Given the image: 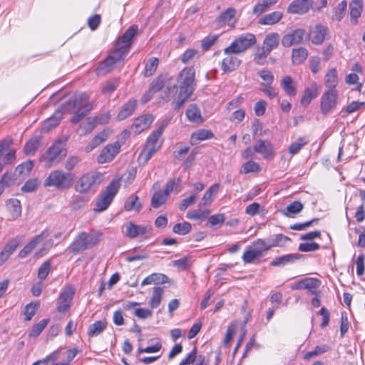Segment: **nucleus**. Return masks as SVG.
Segmentation results:
<instances>
[{
  "instance_id": "nucleus-1",
  "label": "nucleus",
  "mask_w": 365,
  "mask_h": 365,
  "mask_svg": "<svg viewBox=\"0 0 365 365\" xmlns=\"http://www.w3.org/2000/svg\"><path fill=\"white\" fill-rule=\"evenodd\" d=\"M178 86L175 85V91L173 96V107L179 110L193 94L195 87V70L193 66H187L182 69L177 76Z\"/></svg>"
},
{
  "instance_id": "nucleus-2",
  "label": "nucleus",
  "mask_w": 365,
  "mask_h": 365,
  "mask_svg": "<svg viewBox=\"0 0 365 365\" xmlns=\"http://www.w3.org/2000/svg\"><path fill=\"white\" fill-rule=\"evenodd\" d=\"M68 105L73 110V115L71 119L73 123L80 122L95 107L94 102L91 101L90 95L86 92L75 93L68 101Z\"/></svg>"
},
{
  "instance_id": "nucleus-3",
  "label": "nucleus",
  "mask_w": 365,
  "mask_h": 365,
  "mask_svg": "<svg viewBox=\"0 0 365 365\" xmlns=\"http://www.w3.org/2000/svg\"><path fill=\"white\" fill-rule=\"evenodd\" d=\"M165 127L166 124L160 125L148 136L145 145L138 158L139 163L146 164L152 156L161 148L164 142L163 134Z\"/></svg>"
},
{
  "instance_id": "nucleus-4",
  "label": "nucleus",
  "mask_w": 365,
  "mask_h": 365,
  "mask_svg": "<svg viewBox=\"0 0 365 365\" xmlns=\"http://www.w3.org/2000/svg\"><path fill=\"white\" fill-rule=\"evenodd\" d=\"M121 179V177H116L108 183L96 200L93 208L95 212H101L110 206L120 187Z\"/></svg>"
},
{
  "instance_id": "nucleus-5",
  "label": "nucleus",
  "mask_w": 365,
  "mask_h": 365,
  "mask_svg": "<svg viewBox=\"0 0 365 365\" xmlns=\"http://www.w3.org/2000/svg\"><path fill=\"white\" fill-rule=\"evenodd\" d=\"M74 180V175L56 169L51 171L43 181L46 187H54L58 190L68 189Z\"/></svg>"
},
{
  "instance_id": "nucleus-6",
  "label": "nucleus",
  "mask_w": 365,
  "mask_h": 365,
  "mask_svg": "<svg viewBox=\"0 0 365 365\" xmlns=\"http://www.w3.org/2000/svg\"><path fill=\"white\" fill-rule=\"evenodd\" d=\"M65 143L58 139L41 156L40 160L44 162L47 167L57 164L66 155Z\"/></svg>"
},
{
  "instance_id": "nucleus-7",
  "label": "nucleus",
  "mask_w": 365,
  "mask_h": 365,
  "mask_svg": "<svg viewBox=\"0 0 365 365\" xmlns=\"http://www.w3.org/2000/svg\"><path fill=\"white\" fill-rule=\"evenodd\" d=\"M257 43V38L252 33H246L235 38L230 45L224 48V53L240 54L252 47Z\"/></svg>"
},
{
  "instance_id": "nucleus-8",
  "label": "nucleus",
  "mask_w": 365,
  "mask_h": 365,
  "mask_svg": "<svg viewBox=\"0 0 365 365\" xmlns=\"http://www.w3.org/2000/svg\"><path fill=\"white\" fill-rule=\"evenodd\" d=\"M126 56L113 48L111 54L108 55L104 60L99 62L95 68L97 76H103L109 73L116 68V64L123 62Z\"/></svg>"
},
{
  "instance_id": "nucleus-9",
  "label": "nucleus",
  "mask_w": 365,
  "mask_h": 365,
  "mask_svg": "<svg viewBox=\"0 0 365 365\" xmlns=\"http://www.w3.org/2000/svg\"><path fill=\"white\" fill-rule=\"evenodd\" d=\"M269 250L267 242L263 239H257L249 245L242 256L245 264L255 262L263 255V252Z\"/></svg>"
},
{
  "instance_id": "nucleus-10",
  "label": "nucleus",
  "mask_w": 365,
  "mask_h": 365,
  "mask_svg": "<svg viewBox=\"0 0 365 365\" xmlns=\"http://www.w3.org/2000/svg\"><path fill=\"white\" fill-rule=\"evenodd\" d=\"M103 174L101 173H87L83 174L76 181L75 190L81 193H86L93 187H97L103 181Z\"/></svg>"
},
{
  "instance_id": "nucleus-11",
  "label": "nucleus",
  "mask_w": 365,
  "mask_h": 365,
  "mask_svg": "<svg viewBox=\"0 0 365 365\" xmlns=\"http://www.w3.org/2000/svg\"><path fill=\"white\" fill-rule=\"evenodd\" d=\"M137 32L138 26L136 25L129 27L115 42L113 48L126 56L129 53L132 40L137 34Z\"/></svg>"
},
{
  "instance_id": "nucleus-12",
  "label": "nucleus",
  "mask_w": 365,
  "mask_h": 365,
  "mask_svg": "<svg viewBox=\"0 0 365 365\" xmlns=\"http://www.w3.org/2000/svg\"><path fill=\"white\" fill-rule=\"evenodd\" d=\"M121 147L122 143L119 141L107 144L97 156V162L99 164H104L113 161L120 152Z\"/></svg>"
},
{
  "instance_id": "nucleus-13",
  "label": "nucleus",
  "mask_w": 365,
  "mask_h": 365,
  "mask_svg": "<svg viewBox=\"0 0 365 365\" xmlns=\"http://www.w3.org/2000/svg\"><path fill=\"white\" fill-rule=\"evenodd\" d=\"M125 235L130 239L143 237L150 233L152 228L149 225H136L133 222H128L124 225Z\"/></svg>"
},
{
  "instance_id": "nucleus-14",
  "label": "nucleus",
  "mask_w": 365,
  "mask_h": 365,
  "mask_svg": "<svg viewBox=\"0 0 365 365\" xmlns=\"http://www.w3.org/2000/svg\"><path fill=\"white\" fill-rule=\"evenodd\" d=\"M49 235L50 232L48 230H43L41 233L30 240L24 248L19 251L18 256L21 259L26 257L33 252L36 247L43 240L46 239Z\"/></svg>"
},
{
  "instance_id": "nucleus-15",
  "label": "nucleus",
  "mask_w": 365,
  "mask_h": 365,
  "mask_svg": "<svg viewBox=\"0 0 365 365\" xmlns=\"http://www.w3.org/2000/svg\"><path fill=\"white\" fill-rule=\"evenodd\" d=\"M337 98L336 90H327L323 93L321 98V110L323 114H327L335 108Z\"/></svg>"
},
{
  "instance_id": "nucleus-16",
  "label": "nucleus",
  "mask_w": 365,
  "mask_h": 365,
  "mask_svg": "<svg viewBox=\"0 0 365 365\" xmlns=\"http://www.w3.org/2000/svg\"><path fill=\"white\" fill-rule=\"evenodd\" d=\"M153 193L150 199V205L153 208L158 209L165 205L169 195L164 191L160 190V185L158 182H155L152 186Z\"/></svg>"
},
{
  "instance_id": "nucleus-17",
  "label": "nucleus",
  "mask_w": 365,
  "mask_h": 365,
  "mask_svg": "<svg viewBox=\"0 0 365 365\" xmlns=\"http://www.w3.org/2000/svg\"><path fill=\"white\" fill-rule=\"evenodd\" d=\"M74 294V289L71 286L64 288L58 299L57 311L58 312H66L69 310Z\"/></svg>"
},
{
  "instance_id": "nucleus-18",
  "label": "nucleus",
  "mask_w": 365,
  "mask_h": 365,
  "mask_svg": "<svg viewBox=\"0 0 365 365\" xmlns=\"http://www.w3.org/2000/svg\"><path fill=\"white\" fill-rule=\"evenodd\" d=\"M306 31L303 29H297L285 34L282 39V43L284 47H290L293 45L300 44L304 41Z\"/></svg>"
},
{
  "instance_id": "nucleus-19",
  "label": "nucleus",
  "mask_w": 365,
  "mask_h": 365,
  "mask_svg": "<svg viewBox=\"0 0 365 365\" xmlns=\"http://www.w3.org/2000/svg\"><path fill=\"white\" fill-rule=\"evenodd\" d=\"M329 32V29L327 26L318 24L309 31L308 36L313 44L321 45L325 41Z\"/></svg>"
},
{
  "instance_id": "nucleus-20",
  "label": "nucleus",
  "mask_w": 365,
  "mask_h": 365,
  "mask_svg": "<svg viewBox=\"0 0 365 365\" xmlns=\"http://www.w3.org/2000/svg\"><path fill=\"white\" fill-rule=\"evenodd\" d=\"M225 56L222 59L220 66L223 73H231L237 69L241 64V60L239 59L235 53H224Z\"/></svg>"
},
{
  "instance_id": "nucleus-21",
  "label": "nucleus",
  "mask_w": 365,
  "mask_h": 365,
  "mask_svg": "<svg viewBox=\"0 0 365 365\" xmlns=\"http://www.w3.org/2000/svg\"><path fill=\"white\" fill-rule=\"evenodd\" d=\"M153 121V116L150 114H144L135 118L131 125V130L135 135H138L148 129Z\"/></svg>"
},
{
  "instance_id": "nucleus-22",
  "label": "nucleus",
  "mask_w": 365,
  "mask_h": 365,
  "mask_svg": "<svg viewBox=\"0 0 365 365\" xmlns=\"http://www.w3.org/2000/svg\"><path fill=\"white\" fill-rule=\"evenodd\" d=\"M235 15L236 9L229 7L216 19V24L220 28L226 26L234 28L236 24Z\"/></svg>"
},
{
  "instance_id": "nucleus-23",
  "label": "nucleus",
  "mask_w": 365,
  "mask_h": 365,
  "mask_svg": "<svg viewBox=\"0 0 365 365\" xmlns=\"http://www.w3.org/2000/svg\"><path fill=\"white\" fill-rule=\"evenodd\" d=\"M313 0H294L287 9L289 14H304L312 7Z\"/></svg>"
},
{
  "instance_id": "nucleus-24",
  "label": "nucleus",
  "mask_w": 365,
  "mask_h": 365,
  "mask_svg": "<svg viewBox=\"0 0 365 365\" xmlns=\"http://www.w3.org/2000/svg\"><path fill=\"white\" fill-rule=\"evenodd\" d=\"M21 244L20 239L16 237L10 240L0 252V267L3 265L16 251Z\"/></svg>"
},
{
  "instance_id": "nucleus-25",
  "label": "nucleus",
  "mask_w": 365,
  "mask_h": 365,
  "mask_svg": "<svg viewBox=\"0 0 365 365\" xmlns=\"http://www.w3.org/2000/svg\"><path fill=\"white\" fill-rule=\"evenodd\" d=\"M320 93V88L315 81L312 82L309 86L304 88L300 103L302 106H308L314 99H315Z\"/></svg>"
},
{
  "instance_id": "nucleus-26",
  "label": "nucleus",
  "mask_w": 365,
  "mask_h": 365,
  "mask_svg": "<svg viewBox=\"0 0 365 365\" xmlns=\"http://www.w3.org/2000/svg\"><path fill=\"white\" fill-rule=\"evenodd\" d=\"M255 150L264 159H270L274 156V149L272 144L265 140H258L255 144Z\"/></svg>"
},
{
  "instance_id": "nucleus-27",
  "label": "nucleus",
  "mask_w": 365,
  "mask_h": 365,
  "mask_svg": "<svg viewBox=\"0 0 365 365\" xmlns=\"http://www.w3.org/2000/svg\"><path fill=\"white\" fill-rule=\"evenodd\" d=\"M349 9L350 21L352 24L356 25L364 9L363 0H351L349 3Z\"/></svg>"
},
{
  "instance_id": "nucleus-28",
  "label": "nucleus",
  "mask_w": 365,
  "mask_h": 365,
  "mask_svg": "<svg viewBox=\"0 0 365 365\" xmlns=\"http://www.w3.org/2000/svg\"><path fill=\"white\" fill-rule=\"evenodd\" d=\"M108 131L107 130H103L101 132L96 133L88 143L85 148L86 153H90L96 148L106 142L108 138Z\"/></svg>"
},
{
  "instance_id": "nucleus-29",
  "label": "nucleus",
  "mask_w": 365,
  "mask_h": 365,
  "mask_svg": "<svg viewBox=\"0 0 365 365\" xmlns=\"http://www.w3.org/2000/svg\"><path fill=\"white\" fill-rule=\"evenodd\" d=\"M303 257L302 255L299 253L287 254L283 256L275 257L271 262L272 267H282L288 264L294 263Z\"/></svg>"
},
{
  "instance_id": "nucleus-30",
  "label": "nucleus",
  "mask_w": 365,
  "mask_h": 365,
  "mask_svg": "<svg viewBox=\"0 0 365 365\" xmlns=\"http://www.w3.org/2000/svg\"><path fill=\"white\" fill-rule=\"evenodd\" d=\"M80 237L83 239L87 247H93L98 245L103 237L102 232L100 231H92L90 233H87L86 232H82L80 233Z\"/></svg>"
},
{
  "instance_id": "nucleus-31",
  "label": "nucleus",
  "mask_w": 365,
  "mask_h": 365,
  "mask_svg": "<svg viewBox=\"0 0 365 365\" xmlns=\"http://www.w3.org/2000/svg\"><path fill=\"white\" fill-rule=\"evenodd\" d=\"M197 349L196 346H194L192 349L186 354L185 357L183 358L179 363V365H204L205 356L200 355L196 364H194L195 361L197 359Z\"/></svg>"
},
{
  "instance_id": "nucleus-32",
  "label": "nucleus",
  "mask_w": 365,
  "mask_h": 365,
  "mask_svg": "<svg viewBox=\"0 0 365 365\" xmlns=\"http://www.w3.org/2000/svg\"><path fill=\"white\" fill-rule=\"evenodd\" d=\"M220 187V183H215L212 185H211L201 198L200 206H210L214 201L215 195L219 192Z\"/></svg>"
},
{
  "instance_id": "nucleus-33",
  "label": "nucleus",
  "mask_w": 365,
  "mask_h": 365,
  "mask_svg": "<svg viewBox=\"0 0 365 365\" xmlns=\"http://www.w3.org/2000/svg\"><path fill=\"white\" fill-rule=\"evenodd\" d=\"M280 86L285 93L289 97H295L297 93V88L295 82L290 76H286L282 78Z\"/></svg>"
},
{
  "instance_id": "nucleus-34",
  "label": "nucleus",
  "mask_w": 365,
  "mask_h": 365,
  "mask_svg": "<svg viewBox=\"0 0 365 365\" xmlns=\"http://www.w3.org/2000/svg\"><path fill=\"white\" fill-rule=\"evenodd\" d=\"M185 115L187 118L193 123L197 124H202L204 122V119L201 115L200 110L197 104H190L186 110Z\"/></svg>"
},
{
  "instance_id": "nucleus-35",
  "label": "nucleus",
  "mask_w": 365,
  "mask_h": 365,
  "mask_svg": "<svg viewBox=\"0 0 365 365\" xmlns=\"http://www.w3.org/2000/svg\"><path fill=\"white\" fill-rule=\"evenodd\" d=\"M137 107V101L135 99H130L123 105L117 115L118 120H123L128 117L133 115Z\"/></svg>"
},
{
  "instance_id": "nucleus-36",
  "label": "nucleus",
  "mask_w": 365,
  "mask_h": 365,
  "mask_svg": "<svg viewBox=\"0 0 365 365\" xmlns=\"http://www.w3.org/2000/svg\"><path fill=\"white\" fill-rule=\"evenodd\" d=\"M42 145V138L35 136L29 139L24 145V152L26 155H34Z\"/></svg>"
},
{
  "instance_id": "nucleus-37",
  "label": "nucleus",
  "mask_w": 365,
  "mask_h": 365,
  "mask_svg": "<svg viewBox=\"0 0 365 365\" xmlns=\"http://www.w3.org/2000/svg\"><path fill=\"white\" fill-rule=\"evenodd\" d=\"M309 55L308 50L304 47L293 48L291 53L292 63L294 66L303 63Z\"/></svg>"
},
{
  "instance_id": "nucleus-38",
  "label": "nucleus",
  "mask_w": 365,
  "mask_h": 365,
  "mask_svg": "<svg viewBox=\"0 0 365 365\" xmlns=\"http://www.w3.org/2000/svg\"><path fill=\"white\" fill-rule=\"evenodd\" d=\"M213 137L214 134L211 130L202 128L192 133L190 143L192 145H195L200 141L212 139Z\"/></svg>"
},
{
  "instance_id": "nucleus-39",
  "label": "nucleus",
  "mask_w": 365,
  "mask_h": 365,
  "mask_svg": "<svg viewBox=\"0 0 365 365\" xmlns=\"http://www.w3.org/2000/svg\"><path fill=\"white\" fill-rule=\"evenodd\" d=\"M279 42V35L278 33H269L268 34L262 44V48L271 53V51L277 48Z\"/></svg>"
},
{
  "instance_id": "nucleus-40",
  "label": "nucleus",
  "mask_w": 365,
  "mask_h": 365,
  "mask_svg": "<svg viewBox=\"0 0 365 365\" xmlns=\"http://www.w3.org/2000/svg\"><path fill=\"white\" fill-rule=\"evenodd\" d=\"M338 84V74L335 68L329 69L324 76V85L328 90H336Z\"/></svg>"
},
{
  "instance_id": "nucleus-41",
  "label": "nucleus",
  "mask_w": 365,
  "mask_h": 365,
  "mask_svg": "<svg viewBox=\"0 0 365 365\" xmlns=\"http://www.w3.org/2000/svg\"><path fill=\"white\" fill-rule=\"evenodd\" d=\"M6 208L13 220L17 219L21 214V205L20 200L10 199L6 202Z\"/></svg>"
},
{
  "instance_id": "nucleus-42",
  "label": "nucleus",
  "mask_w": 365,
  "mask_h": 365,
  "mask_svg": "<svg viewBox=\"0 0 365 365\" xmlns=\"http://www.w3.org/2000/svg\"><path fill=\"white\" fill-rule=\"evenodd\" d=\"M283 17L281 11H275L265 14L259 20V24L262 25H273L278 23Z\"/></svg>"
},
{
  "instance_id": "nucleus-43",
  "label": "nucleus",
  "mask_w": 365,
  "mask_h": 365,
  "mask_svg": "<svg viewBox=\"0 0 365 365\" xmlns=\"http://www.w3.org/2000/svg\"><path fill=\"white\" fill-rule=\"evenodd\" d=\"M141 207L142 205L139 200V197L135 194L129 195L124 203V209L126 211L135 210L139 212Z\"/></svg>"
},
{
  "instance_id": "nucleus-44",
  "label": "nucleus",
  "mask_w": 365,
  "mask_h": 365,
  "mask_svg": "<svg viewBox=\"0 0 365 365\" xmlns=\"http://www.w3.org/2000/svg\"><path fill=\"white\" fill-rule=\"evenodd\" d=\"M164 289L161 287H155L153 289V294L150 297L148 304L151 309L157 308L161 303Z\"/></svg>"
},
{
  "instance_id": "nucleus-45",
  "label": "nucleus",
  "mask_w": 365,
  "mask_h": 365,
  "mask_svg": "<svg viewBox=\"0 0 365 365\" xmlns=\"http://www.w3.org/2000/svg\"><path fill=\"white\" fill-rule=\"evenodd\" d=\"M309 143L307 136H301L289 146L288 151L291 156L297 154Z\"/></svg>"
},
{
  "instance_id": "nucleus-46",
  "label": "nucleus",
  "mask_w": 365,
  "mask_h": 365,
  "mask_svg": "<svg viewBox=\"0 0 365 365\" xmlns=\"http://www.w3.org/2000/svg\"><path fill=\"white\" fill-rule=\"evenodd\" d=\"M289 241H291V239L289 237L282 234H276L271 237L270 243H267V246L269 247V250L272 247H284Z\"/></svg>"
},
{
  "instance_id": "nucleus-47",
  "label": "nucleus",
  "mask_w": 365,
  "mask_h": 365,
  "mask_svg": "<svg viewBox=\"0 0 365 365\" xmlns=\"http://www.w3.org/2000/svg\"><path fill=\"white\" fill-rule=\"evenodd\" d=\"M347 9V1L346 0L341 1L333 9L332 20L341 21L345 16Z\"/></svg>"
},
{
  "instance_id": "nucleus-48",
  "label": "nucleus",
  "mask_w": 365,
  "mask_h": 365,
  "mask_svg": "<svg viewBox=\"0 0 365 365\" xmlns=\"http://www.w3.org/2000/svg\"><path fill=\"white\" fill-rule=\"evenodd\" d=\"M210 213V210L208 209H196L188 212L186 215V217L192 220L204 221L207 219V217L209 216Z\"/></svg>"
},
{
  "instance_id": "nucleus-49",
  "label": "nucleus",
  "mask_w": 365,
  "mask_h": 365,
  "mask_svg": "<svg viewBox=\"0 0 365 365\" xmlns=\"http://www.w3.org/2000/svg\"><path fill=\"white\" fill-rule=\"evenodd\" d=\"M278 0H262L253 8V14L260 15L277 3Z\"/></svg>"
},
{
  "instance_id": "nucleus-50",
  "label": "nucleus",
  "mask_w": 365,
  "mask_h": 365,
  "mask_svg": "<svg viewBox=\"0 0 365 365\" xmlns=\"http://www.w3.org/2000/svg\"><path fill=\"white\" fill-rule=\"evenodd\" d=\"M107 327V322L105 320L95 322L89 326L88 335L89 336H96L99 335Z\"/></svg>"
},
{
  "instance_id": "nucleus-51",
  "label": "nucleus",
  "mask_w": 365,
  "mask_h": 365,
  "mask_svg": "<svg viewBox=\"0 0 365 365\" xmlns=\"http://www.w3.org/2000/svg\"><path fill=\"white\" fill-rule=\"evenodd\" d=\"M50 322V319L46 318L41 320L39 322L34 324L31 328L29 336V337H37L38 336L43 330L47 327L48 323Z\"/></svg>"
},
{
  "instance_id": "nucleus-52",
  "label": "nucleus",
  "mask_w": 365,
  "mask_h": 365,
  "mask_svg": "<svg viewBox=\"0 0 365 365\" xmlns=\"http://www.w3.org/2000/svg\"><path fill=\"white\" fill-rule=\"evenodd\" d=\"M159 59L156 57L150 58L145 65L143 73L145 77L151 76L158 68Z\"/></svg>"
},
{
  "instance_id": "nucleus-53",
  "label": "nucleus",
  "mask_w": 365,
  "mask_h": 365,
  "mask_svg": "<svg viewBox=\"0 0 365 365\" xmlns=\"http://www.w3.org/2000/svg\"><path fill=\"white\" fill-rule=\"evenodd\" d=\"M40 307V302H31L26 304L24 309V315L25 321H30L36 314V311Z\"/></svg>"
},
{
  "instance_id": "nucleus-54",
  "label": "nucleus",
  "mask_w": 365,
  "mask_h": 365,
  "mask_svg": "<svg viewBox=\"0 0 365 365\" xmlns=\"http://www.w3.org/2000/svg\"><path fill=\"white\" fill-rule=\"evenodd\" d=\"M34 167L33 160H29L23 162L16 168V172L20 175L28 176L30 175Z\"/></svg>"
},
{
  "instance_id": "nucleus-55",
  "label": "nucleus",
  "mask_w": 365,
  "mask_h": 365,
  "mask_svg": "<svg viewBox=\"0 0 365 365\" xmlns=\"http://www.w3.org/2000/svg\"><path fill=\"white\" fill-rule=\"evenodd\" d=\"M304 208V205L299 201H294L290 203L283 212V215L287 217H293L294 215L299 213Z\"/></svg>"
},
{
  "instance_id": "nucleus-56",
  "label": "nucleus",
  "mask_w": 365,
  "mask_h": 365,
  "mask_svg": "<svg viewBox=\"0 0 365 365\" xmlns=\"http://www.w3.org/2000/svg\"><path fill=\"white\" fill-rule=\"evenodd\" d=\"M181 180L178 178L170 179L165 185L164 191L170 196L173 192H178L180 190Z\"/></svg>"
},
{
  "instance_id": "nucleus-57",
  "label": "nucleus",
  "mask_w": 365,
  "mask_h": 365,
  "mask_svg": "<svg viewBox=\"0 0 365 365\" xmlns=\"http://www.w3.org/2000/svg\"><path fill=\"white\" fill-rule=\"evenodd\" d=\"M69 249L71 253L77 254L87 250L88 247L87 245H86L83 239L80 237L79 234L78 237L71 243Z\"/></svg>"
},
{
  "instance_id": "nucleus-58",
  "label": "nucleus",
  "mask_w": 365,
  "mask_h": 365,
  "mask_svg": "<svg viewBox=\"0 0 365 365\" xmlns=\"http://www.w3.org/2000/svg\"><path fill=\"white\" fill-rule=\"evenodd\" d=\"M261 168L259 163L253 160H249L242 165L240 173L247 174L250 173H258Z\"/></svg>"
},
{
  "instance_id": "nucleus-59",
  "label": "nucleus",
  "mask_w": 365,
  "mask_h": 365,
  "mask_svg": "<svg viewBox=\"0 0 365 365\" xmlns=\"http://www.w3.org/2000/svg\"><path fill=\"white\" fill-rule=\"evenodd\" d=\"M329 349V346L327 344H324L322 346H317L313 351L307 352L304 355L303 359L306 361L309 360L311 358L322 354L328 351Z\"/></svg>"
},
{
  "instance_id": "nucleus-60",
  "label": "nucleus",
  "mask_w": 365,
  "mask_h": 365,
  "mask_svg": "<svg viewBox=\"0 0 365 365\" xmlns=\"http://www.w3.org/2000/svg\"><path fill=\"white\" fill-rule=\"evenodd\" d=\"M119 86V81L117 78H113L107 81L101 87V93L103 94H110L114 92Z\"/></svg>"
},
{
  "instance_id": "nucleus-61",
  "label": "nucleus",
  "mask_w": 365,
  "mask_h": 365,
  "mask_svg": "<svg viewBox=\"0 0 365 365\" xmlns=\"http://www.w3.org/2000/svg\"><path fill=\"white\" fill-rule=\"evenodd\" d=\"M51 270V262L50 260H46L43 262L38 269V278L40 281L43 282L48 277Z\"/></svg>"
},
{
  "instance_id": "nucleus-62",
  "label": "nucleus",
  "mask_w": 365,
  "mask_h": 365,
  "mask_svg": "<svg viewBox=\"0 0 365 365\" xmlns=\"http://www.w3.org/2000/svg\"><path fill=\"white\" fill-rule=\"evenodd\" d=\"M321 285V281L317 278H304V289H307L312 294L316 293V289Z\"/></svg>"
},
{
  "instance_id": "nucleus-63",
  "label": "nucleus",
  "mask_w": 365,
  "mask_h": 365,
  "mask_svg": "<svg viewBox=\"0 0 365 365\" xmlns=\"http://www.w3.org/2000/svg\"><path fill=\"white\" fill-rule=\"evenodd\" d=\"M192 230V225L188 222H183L175 224L173 227V232L175 234L185 235L188 234Z\"/></svg>"
},
{
  "instance_id": "nucleus-64",
  "label": "nucleus",
  "mask_w": 365,
  "mask_h": 365,
  "mask_svg": "<svg viewBox=\"0 0 365 365\" xmlns=\"http://www.w3.org/2000/svg\"><path fill=\"white\" fill-rule=\"evenodd\" d=\"M207 222L211 227H220L224 224L225 215L224 213H217L207 217Z\"/></svg>"
}]
</instances>
